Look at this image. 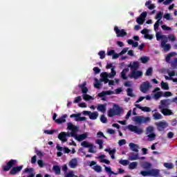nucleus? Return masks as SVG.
<instances>
[{
  "label": "nucleus",
  "mask_w": 177,
  "mask_h": 177,
  "mask_svg": "<svg viewBox=\"0 0 177 177\" xmlns=\"http://www.w3.org/2000/svg\"><path fill=\"white\" fill-rule=\"evenodd\" d=\"M121 113H122V109L115 104L113 108H111L108 111V117L113 118L114 115H120Z\"/></svg>",
  "instance_id": "1"
},
{
  "label": "nucleus",
  "mask_w": 177,
  "mask_h": 177,
  "mask_svg": "<svg viewBox=\"0 0 177 177\" xmlns=\"http://www.w3.org/2000/svg\"><path fill=\"white\" fill-rule=\"evenodd\" d=\"M149 117H143V116H136L133 118V121L137 122V124H147V122H150Z\"/></svg>",
  "instance_id": "2"
},
{
  "label": "nucleus",
  "mask_w": 177,
  "mask_h": 177,
  "mask_svg": "<svg viewBox=\"0 0 177 177\" xmlns=\"http://www.w3.org/2000/svg\"><path fill=\"white\" fill-rule=\"evenodd\" d=\"M16 164H17V160L11 159L7 162L6 165L2 167V169L4 172H8V171H10V169L13 168Z\"/></svg>",
  "instance_id": "3"
},
{
  "label": "nucleus",
  "mask_w": 177,
  "mask_h": 177,
  "mask_svg": "<svg viewBox=\"0 0 177 177\" xmlns=\"http://www.w3.org/2000/svg\"><path fill=\"white\" fill-rule=\"evenodd\" d=\"M143 75V72L141 71H138L137 70H132L131 73L129 74V77L132 79L133 78L134 80H138V78H140Z\"/></svg>",
  "instance_id": "4"
},
{
  "label": "nucleus",
  "mask_w": 177,
  "mask_h": 177,
  "mask_svg": "<svg viewBox=\"0 0 177 177\" xmlns=\"http://www.w3.org/2000/svg\"><path fill=\"white\" fill-rule=\"evenodd\" d=\"M171 102H172V100H171L170 99L160 100V104L158 106L159 110L169 109L171 105Z\"/></svg>",
  "instance_id": "5"
},
{
  "label": "nucleus",
  "mask_w": 177,
  "mask_h": 177,
  "mask_svg": "<svg viewBox=\"0 0 177 177\" xmlns=\"http://www.w3.org/2000/svg\"><path fill=\"white\" fill-rule=\"evenodd\" d=\"M128 129H129L131 132L137 133V135H142V133H143V129L139 128L138 126H133V124H129Z\"/></svg>",
  "instance_id": "6"
},
{
  "label": "nucleus",
  "mask_w": 177,
  "mask_h": 177,
  "mask_svg": "<svg viewBox=\"0 0 177 177\" xmlns=\"http://www.w3.org/2000/svg\"><path fill=\"white\" fill-rule=\"evenodd\" d=\"M151 88V84L149 81L144 82L140 86V91L142 92V93H146L149 89Z\"/></svg>",
  "instance_id": "7"
},
{
  "label": "nucleus",
  "mask_w": 177,
  "mask_h": 177,
  "mask_svg": "<svg viewBox=\"0 0 177 177\" xmlns=\"http://www.w3.org/2000/svg\"><path fill=\"white\" fill-rule=\"evenodd\" d=\"M167 42H168V37H165V39H162L160 43L161 47L163 48L165 52L171 50V44H167Z\"/></svg>",
  "instance_id": "8"
},
{
  "label": "nucleus",
  "mask_w": 177,
  "mask_h": 177,
  "mask_svg": "<svg viewBox=\"0 0 177 177\" xmlns=\"http://www.w3.org/2000/svg\"><path fill=\"white\" fill-rule=\"evenodd\" d=\"M81 146H82L83 147L88 148V153H95L93 149H95L96 146H93V144H91L86 141H83L81 143Z\"/></svg>",
  "instance_id": "9"
},
{
  "label": "nucleus",
  "mask_w": 177,
  "mask_h": 177,
  "mask_svg": "<svg viewBox=\"0 0 177 177\" xmlns=\"http://www.w3.org/2000/svg\"><path fill=\"white\" fill-rule=\"evenodd\" d=\"M68 129L71 131L72 138H74L75 136H77V133L78 131V127L73 123L69 122L68 123Z\"/></svg>",
  "instance_id": "10"
},
{
  "label": "nucleus",
  "mask_w": 177,
  "mask_h": 177,
  "mask_svg": "<svg viewBox=\"0 0 177 177\" xmlns=\"http://www.w3.org/2000/svg\"><path fill=\"white\" fill-rule=\"evenodd\" d=\"M114 31H115V34L117 35V37H124L126 35H127V32H125V30H124V29L120 30L118 28V26L114 27Z\"/></svg>",
  "instance_id": "11"
},
{
  "label": "nucleus",
  "mask_w": 177,
  "mask_h": 177,
  "mask_svg": "<svg viewBox=\"0 0 177 177\" xmlns=\"http://www.w3.org/2000/svg\"><path fill=\"white\" fill-rule=\"evenodd\" d=\"M106 95H114V91H103L102 92L98 93L97 96H98V97H102V100H106V97H104V96H106Z\"/></svg>",
  "instance_id": "12"
},
{
  "label": "nucleus",
  "mask_w": 177,
  "mask_h": 177,
  "mask_svg": "<svg viewBox=\"0 0 177 177\" xmlns=\"http://www.w3.org/2000/svg\"><path fill=\"white\" fill-rule=\"evenodd\" d=\"M23 165L13 167L12 169L10 171V175H16V174H19L23 169Z\"/></svg>",
  "instance_id": "13"
},
{
  "label": "nucleus",
  "mask_w": 177,
  "mask_h": 177,
  "mask_svg": "<svg viewBox=\"0 0 177 177\" xmlns=\"http://www.w3.org/2000/svg\"><path fill=\"white\" fill-rule=\"evenodd\" d=\"M156 126L158 129L161 131H164V129L168 127V123L165 122H159L156 123Z\"/></svg>",
  "instance_id": "14"
},
{
  "label": "nucleus",
  "mask_w": 177,
  "mask_h": 177,
  "mask_svg": "<svg viewBox=\"0 0 177 177\" xmlns=\"http://www.w3.org/2000/svg\"><path fill=\"white\" fill-rule=\"evenodd\" d=\"M160 110V113H162V114H163V115L165 116L172 115V114H174V113H172V111L168 108H165Z\"/></svg>",
  "instance_id": "15"
},
{
  "label": "nucleus",
  "mask_w": 177,
  "mask_h": 177,
  "mask_svg": "<svg viewBox=\"0 0 177 177\" xmlns=\"http://www.w3.org/2000/svg\"><path fill=\"white\" fill-rule=\"evenodd\" d=\"M79 88L82 89V93L86 95L88 93V88L86 87V82H84L83 84H79Z\"/></svg>",
  "instance_id": "16"
},
{
  "label": "nucleus",
  "mask_w": 177,
  "mask_h": 177,
  "mask_svg": "<svg viewBox=\"0 0 177 177\" xmlns=\"http://www.w3.org/2000/svg\"><path fill=\"white\" fill-rule=\"evenodd\" d=\"M129 160L130 161H136V160H139V153H135L131 152L129 155Z\"/></svg>",
  "instance_id": "17"
},
{
  "label": "nucleus",
  "mask_w": 177,
  "mask_h": 177,
  "mask_svg": "<svg viewBox=\"0 0 177 177\" xmlns=\"http://www.w3.org/2000/svg\"><path fill=\"white\" fill-rule=\"evenodd\" d=\"M149 176H160V169H149Z\"/></svg>",
  "instance_id": "18"
},
{
  "label": "nucleus",
  "mask_w": 177,
  "mask_h": 177,
  "mask_svg": "<svg viewBox=\"0 0 177 177\" xmlns=\"http://www.w3.org/2000/svg\"><path fill=\"white\" fill-rule=\"evenodd\" d=\"M129 146L132 151H134L135 153H138L139 151L138 145L131 142V143H129Z\"/></svg>",
  "instance_id": "19"
},
{
  "label": "nucleus",
  "mask_w": 177,
  "mask_h": 177,
  "mask_svg": "<svg viewBox=\"0 0 177 177\" xmlns=\"http://www.w3.org/2000/svg\"><path fill=\"white\" fill-rule=\"evenodd\" d=\"M140 64H139V62L136 61L133 62L132 64H130L128 67H130L131 70H139V67H140Z\"/></svg>",
  "instance_id": "20"
},
{
  "label": "nucleus",
  "mask_w": 177,
  "mask_h": 177,
  "mask_svg": "<svg viewBox=\"0 0 177 177\" xmlns=\"http://www.w3.org/2000/svg\"><path fill=\"white\" fill-rule=\"evenodd\" d=\"M74 138L78 142H82V140H84V139H86V138H88V135L86 133H83L79 136L76 135Z\"/></svg>",
  "instance_id": "21"
},
{
  "label": "nucleus",
  "mask_w": 177,
  "mask_h": 177,
  "mask_svg": "<svg viewBox=\"0 0 177 177\" xmlns=\"http://www.w3.org/2000/svg\"><path fill=\"white\" fill-rule=\"evenodd\" d=\"M137 109H139L140 110H142V111H144L145 113H150V111H151V109H150V107H147V106H141L139 104H136L135 105Z\"/></svg>",
  "instance_id": "22"
},
{
  "label": "nucleus",
  "mask_w": 177,
  "mask_h": 177,
  "mask_svg": "<svg viewBox=\"0 0 177 177\" xmlns=\"http://www.w3.org/2000/svg\"><path fill=\"white\" fill-rule=\"evenodd\" d=\"M58 139L62 142V143H65V142H67V138H66V132L62 131L58 135Z\"/></svg>",
  "instance_id": "23"
},
{
  "label": "nucleus",
  "mask_w": 177,
  "mask_h": 177,
  "mask_svg": "<svg viewBox=\"0 0 177 177\" xmlns=\"http://www.w3.org/2000/svg\"><path fill=\"white\" fill-rule=\"evenodd\" d=\"M128 71H129V68H125L122 70V71L120 73L122 80H128V77H127V73H128Z\"/></svg>",
  "instance_id": "24"
},
{
  "label": "nucleus",
  "mask_w": 177,
  "mask_h": 177,
  "mask_svg": "<svg viewBox=\"0 0 177 177\" xmlns=\"http://www.w3.org/2000/svg\"><path fill=\"white\" fill-rule=\"evenodd\" d=\"M106 157V155H100L98 156V158L100 160V162H104V164H110V160L107 159H104Z\"/></svg>",
  "instance_id": "25"
},
{
  "label": "nucleus",
  "mask_w": 177,
  "mask_h": 177,
  "mask_svg": "<svg viewBox=\"0 0 177 177\" xmlns=\"http://www.w3.org/2000/svg\"><path fill=\"white\" fill-rule=\"evenodd\" d=\"M107 105L106 104H100L98 105V106L97 107V110L98 111H101V113H106V106Z\"/></svg>",
  "instance_id": "26"
},
{
  "label": "nucleus",
  "mask_w": 177,
  "mask_h": 177,
  "mask_svg": "<svg viewBox=\"0 0 177 177\" xmlns=\"http://www.w3.org/2000/svg\"><path fill=\"white\" fill-rule=\"evenodd\" d=\"M104 151H106V153H109V155L111 156H115L117 150L115 149V148H114L113 149H111V148H108V149H105Z\"/></svg>",
  "instance_id": "27"
},
{
  "label": "nucleus",
  "mask_w": 177,
  "mask_h": 177,
  "mask_svg": "<svg viewBox=\"0 0 177 177\" xmlns=\"http://www.w3.org/2000/svg\"><path fill=\"white\" fill-rule=\"evenodd\" d=\"M97 117H99V113H97V111L95 112H91L89 118L90 120H97Z\"/></svg>",
  "instance_id": "28"
},
{
  "label": "nucleus",
  "mask_w": 177,
  "mask_h": 177,
  "mask_svg": "<svg viewBox=\"0 0 177 177\" xmlns=\"http://www.w3.org/2000/svg\"><path fill=\"white\" fill-rule=\"evenodd\" d=\"M66 118H67V115H64L62 118L55 120V122H57V124H62L63 122H66Z\"/></svg>",
  "instance_id": "29"
},
{
  "label": "nucleus",
  "mask_w": 177,
  "mask_h": 177,
  "mask_svg": "<svg viewBox=\"0 0 177 177\" xmlns=\"http://www.w3.org/2000/svg\"><path fill=\"white\" fill-rule=\"evenodd\" d=\"M60 167L59 165H54L53 167V171H54L55 175H60Z\"/></svg>",
  "instance_id": "30"
},
{
  "label": "nucleus",
  "mask_w": 177,
  "mask_h": 177,
  "mask_svg": "<svg viewBox=\"0 0 177 177\" xmlns=\"http://www.w3.org/2000/svg\"><path fill=\"white\" fill-rule=\"evenodd\" d=\"M153 118L155 120H162V115H161L160 113L158 112H156L153 115Z\"/></svg>",
  "instance_id": "31"
},
{
  "label": "nucleus",
  "mask_w": 177,
  "mask_h": 177,
  "mask_svg": "<svg viewBox=\"0 0 177 177\" xmlns=\"http://www.w3.org/2000/svg\"><path fill=\"white\" fill-rule=\"evenodd\" d=\"M154 133V127L152 126H149L148 127H147L146 129V134L147 135H150L151 133Z\"/></svg>",
  "instance_id": "32"
},
{
  "label": "nucleus",
  "mask_w": 177,
  "mask_h": 177,
  "mask_svg": "<svg viewBox=\"0 0 177 177\" xmlns=\"http://www.w3.org/2000/svg\"><path fill=\"white\" fill-rule=\"evenodd\" d=\"M80 117H81V113H77V114L73 113L70 115V118H75V121H77V122L80 121Z\"/></svg>",
  "instance_id": "33"
},
{
  "label": "nucleus",
  "mask_w": 177,
  "mask_h": 177,
  "mask_svg": "<svg viewBox=\"0 0 177 177\" xmlns=\"http://www.w3.org/2000/svg\"><path fill=\"white\" fill-rule=\"evenodd\" d=\"M162 89H164L165 91H168L169 89V86L168 85V83L162 82L160 83Z\"/></svg>",
  "instance_id": "34"
},
{
  "label": "nucleus",
  "mask_w": 177,
  "mask_h": 177,
  "mask_svg": "<svg viewBox=\"0 0 177 177\" xmlns=\"http://www.w3.org/2000/svg\"><path fill=\"white\" fill-rule=\"evenodd\" d=\"M69 165L71 167V168H75V167H77V159H72L70 162H69Z\"/></svg>",
  "instance_id": "35"
},
{
  "label": "nucleus",
  "mask_w": 177,
  "mask_h": 177,
  "mask_svg": "<svg viewBox=\"0 0 177 177\" xmlns=\"http://www.w3.org/2000/svg\"><path fill=\"white\" fill-rule=\"evenodd\" d=\"M164 95V93H162V91H158L157 93H156L154 94V99H156V100H158V99H160V97H161V96H162Z\"/></svg>",
  "instance_id": "36"
},
{
  "label": "nucleus",
  "mask_w": 177,
  "mask_h": 177,
  "mask_svg": "<svg viewBox=\"0 0 177 177\" xmlns=\"http://www.w3.org/2000/svg\"><path fill=\"white\" fill-rule=\"evenodd\" d=\"M115 74H117V72L114 70V66H113L111 69V73L109 74V78L115 77Z\"/></svg>",
  "instance_id": "37"
},
{
  "label": "nucleus",
  "mask_w": 177,
  "mask_h": 177,
  "mask_svg": "<svg viewBox=\"0 0 177 177\" xmlns=\"http://www.w3.org/2000/svg\"><path fill=\"white\" fill-rule=\"evenodd\" d=\"M164 15V12H158L156 17H155V19L156 20H159V21H161V19H162V16Z\"/></svg>",
  "instance_id": "38"
},
{
  "label": "nucleus",
  "mask_w": 177,
  "mask_h": 177,
  "mask_svg": "<svg viewBox=\"0 0 177 177\" xmlns=\"http://www.w3.org/2000/svg\"><path fill=\"white\" fill-rule=\"evenodd\" d=\"M142 167H143L144 169H147V170L151 169V163L145 162L143 163Z\"/></svg>",
  "instance_id": "39"
},
{
  "label": "nucleus",
  "mask_w": 177,
  "mask_h": 177,
  "mask_svg": "<svg viewBox=\"0 0 177 177\" xmlns=\"http://www.w3.org/2000/svg\"><path fill=\"white\" fill-rule=\"evenodd\" d=\"M171 70H175L177 68V58H175L173 62L171 63Z\"/></svg>",
  "instance_id": "40"
},
{
  "label": "nucleus",
  "mask_w": 177,
  "mask_h": 177,
  "mask_svg": "<svg viewBox=\"0 0 177 177\" xmlns=\"http://www.w3.org/2000/svg\"><path fill=\"white\" fill-rule=\"evenodd\" d=\"M95 84H94L95 88H97V89H100V86H102V82L97 78L95 79Z\"/></svg>",
  "instance_id": "41"
},
{
  "label": "nucleus",
  "mask_w": 177,
  "mask_h": 177,
  "mask_svg": "<svg viewBox=\"0 0 177 177\" xmlns=\"http://www.w3.org/2000/svg\"><path fill=\"white\" fill-rule=\"evenodd\" d=\"M163 165L165 168H167V169H172L174 168V164L171 162H165Z\"/></svg>",
  "instance_id": "42"
},
{
  "label": "nucleus",
  "mask_w": 177,
  "mask_h": 177,
  "mask_svg": "<svg viewBox=\"0 0 177 177\" xmlns=\"http://www.w3.org/2000/svg\"><path fill=\"white\" fill-rule=\"evenodd\" d=\"M127 96H130V97H135V95H133V90L131 88L127 89Z\"/></svg>",
  "instance_id": "43"
},
{
  "label": "nucleus",
  "mask_w": 177,
  "mask_h": 177,
  "mask_svg": "<svg viewBox=\"0 0 177 177\" xmlns=\"http://www.w3.org/2000/svg\"><path fill=\"white\" fill-rule=\"evenodd\" d=\"M104 167L106 172H108V174H109L110 175H117V173L111 171V167H108L106 165H104Z\"/></svg>",
  "instance_id": "44"
},
{
  "label": "nucleus",
  "mask_w": 177,
  "mask_h": 177,
  "mask_svg": "<svg viewBox=\"0 0 177 177\" xmlns=\"http://www.w3.org/2000/svg\"><path fill=\"white\" fill-rule=\"evenodd\" d=\"M138 167V162H132L129 165V169H135Z\"/></svg>",
  "instance_id": "45"
},
{
  "label": "nucleus",
  "mask_w": 177,
  "mask_h": 177,
  "mask_svg": "<svg viewBox=\"0 0 177 177\" xmlns=\"http://www.w3.org/2000/svg\"><path fill=\"white\" fill-rule=\"evenodd\" d=\"M120 164H121V165H124V167H127V165H128V164H129V160H120L119 161Z\"/></svg>",
  "instance_id": "46"
},
{
  "label": "nucleus",
  "mask_w": 177,
  "mask_h": 177,
  "mask_svg": "<svg viewBox=\"0 0 177 177\" xmlns=\"http://www.w3.org/2000/svg\"><path fill=\"white\" fill-rule=\"evenodd\" d=\"M140 60L141 61L142 63H143V64H146V63H147V62H149V57H141L140 58Z\"/></svg>",
  "instance_id": "47"
},
{
  "label": "nucleus",
  "mask_w": 177,
  "mask_h": 177,
  "mask_svg": "<svg viewBox=\"0 0 177 177\" xmlns=\"http://www.w3.org/2000/svg\"><path fill=\"white\" fill-rule=\"evenodd\" d=\"M165 38H167V36H165V35H162L160 33L156 34V39L158 41H160L161 39H165Z\"/></svg>",
  "instance_id": "48"
},
{
  "label": "nucleus",
  "mask_w": 177,
  "mask_h": 177,
  "mask_svg": "<svg viewBox=\"0 0 177 177\" xmlns=\"http://www.w3.org/2000/svg\"><path fill=\"white\" fill-rule=\"evenodd\" d=\"M160 23H162V21L157 20V21L153 25V28L156 30H158V27H160Z\"/></svg>",
  "instance_id": "49"
},
{
  "label": "nucleus",
  "mask_w": 177,
  "mask_h": 177,
  "mask_svg": "<svg viewBox=\"0 0 177 177\" xmlns=\"http://www.w3.org/2000/svg\"><path fill=\"white\" fill-rule=\"evenodd\" d=\"M174 55H175V53H170L167 55L165 60L167 63L171 60V57H172Z\"/></svg>",
  "instance_id": "50"
},
{
  "label": "nucleus",
  "mask_w": 177,
  "mask_h": 177,
  "mask_svg": "<svg viewBox=\"0 0 177 177\" xmlns=\"http://www.w3.org/2000/svg\"><path fill=\"white\" fill-rule=\"evenodd\" d=\"M140 174L142 176H150V170L149 171H141Z\"/></svg>",
  "instance_id": "51"
},
{
  "label": "nucleus",
  "mask_w": 177,
  "mask_h": 177,
  "mask_svg": "<svg viewBox=\"0 0 177 177\" xmlns=\"http://www.w3.org/2000/svg\"><path fill=\"white\" fill-rule=\"evenodd\" d=\"M98 55H100V59H103L104 57H106V52L101 50L98 53Z\"/></svg>",
  "instance_id": "52"
},
{
  "label": "nucleus",
  "mask_w": 177,
  "mask_h": 177,
  "mask_svg": "<svg viewBox=\"0 0 177 177\" xmlns=\"http://www.w3.org/2000/svg\"><path fill=\"white\" fill-rule=\"evenodd\" d=\"M83 99L84 100H86V102H88V100H91V99H92V96L88 94H83Z\"/></svg>",
  "instance_id": "53"
},
{
  "label": "nucleus",
  "mask_w": 177,
  "mask_h": 177,
  "mask_svg": "<svg viewBox=\"0 0 177 177\" xmlns=\"http://www.w3.org/2000/svg\"><path fill=\"white\" fill-rule=\"evenodd\" d=\"M65 177H78V176L75 175L74 171H71L66 174Z\"/></svg>",
  "instance_id": "54"
},
{
  "label": "nucleus",
  "mask_w": 177,
  "mask_h": 177,
  "mask_svg": "<svg viewBox=\"0 0 177 177\" xmlns=\"http://www.w3.org/2000/svg\"><path fill=\"white\" fill-rule=\"evenodd\" d=\"M136 21H137L138 24L142 25V24H143V23H145V19L143 18H140V17H138L136 19Z\"/></svg>",
  "instance_id": "55"
},
{
  "label": "nucleus",
  "mask_w": 177,
  "mask_h": 177,
  "mask_svg": "<svg viewBox=\"0 0 177 177\" xmlns=\"http://www.w3.org/2000/svg\"><path fill=\"white\" fill-rule=\"evenodd\" d=\"M100 121L102 122V124H106L107 122V118L104 116V115H102L100 117Z\"/></svg>",
  "instance_id": "56"
},
{
  "label": "nucleus",
  "mask_w": 177,
  "mask_h": 177,
  "mask_svg": "<svg viewBox=\"0 0 177 177\" xmlns=\"http://www.w3.org/2000/svg\"><path fill=\"white\" fill-rule=\"evenodd\" d=\"M97 138H104V139H107V137L104 136V134L102 131H98L97 133Z\"/></svg>",
  "instance_id": "57"
},
{
  "label": "nucleus",
  "mask_w": 177,
  "mask_h": 177,
  "mask_svg": "<svg viewBox=\"0 0 177 177\" xmlns=\"http://www.w3.org/2000/svg\"><path fill=\"white\" fill-rule=\"evenodd\" d=\"M56 130H44V133L46 135H53Z\"/></svg>",
  "instance_id": "58"
},
{
  "label": "nucleus",
  "mask_w": 177,
  "mask_h": 177,
  "mask_svg": "<svg viewBox=\"0 0 177 177\" xmlns=\"http://www.w3.org/2000/svg\"><path fill=\"white\" fill-rule=\"evenodd\" d=\"M106 78H109V73H107L106 72L101 73V80H104Z\"/></svg>",
  "instance_id": "59"
},
{
  "label": "nucleus",
  "mask_w": 177,
  "mask_h": 177,
  "mask_svg": "<svg viewBox=\"0 0 177 177\" xmlns=\"http://www.w3.org/2000/svg\"><path fill=\"white\" fill-rule=\"evenodd\" d=\"M152 73H153V68H149L146 71L145 75H147L149 77L151 75Z\"/></svg>",
  "instance_id": "60"
},
{
  "label": "nucleus",
  "mask_w": 177,
  "mask_h": 177,
  "mask_svg": "<svg viewBox=\"0 0 177 177\" xmlns=\"http://www.w3.org/2000/svg\"><path fill=\"white\" fill-rule=\"evenodd\" d=\"M169 41H171L172 42L176 41V37L174 35H169L168 36Z\"/></svg>",
  "instance_id": "61"
},
{
  "label": "nucleus",
  "mask_w": 177,
  "mask_h": 177,
  "mask_svg": "<svg viewBox=\"0 0 177 177\" xmlns=\"http://www.w3.org/2000/svg\"><path fill=\"white\" fill-rule=\"evenodd\" d=\"M35 151L37 156H38V157H40V158L44 157V153H42V151H41L37 149H35Z\"/></svg>",
  "instance_id": "62"
},
{
  "label": "nucleus",
  "mask_w": 177,
  "mask_h": 177,
  "mask_svg": "<svg viewBox=\"0 0 177 177\" xmlns=\"http://www.w3.org/2000/svg\"><path fill=\"white\" fill-rule=\"evenodd\" d=\"M162 96H164V97H169L170 96H172V93L170 91H165Z\"/></svg>",
  "instance_id": "63"
},
{
  "label": "nucleus",
  "mask_w": 177,
  "mask_h": 177,
  "mask_svg": "<svg viewBox=\"0 0 177 177\" xmlns=\"http://www.w3.org/2000/svg\"><path fill=\"white\" fill-rule=\"evenodd\" d=\"M94 170L96 171V172H100L102 171V167L101 166H99V165H95L94 167Z\"/></svg>",
  "instance_id": "64"
}]
</instances>
